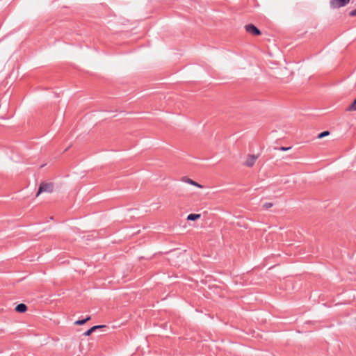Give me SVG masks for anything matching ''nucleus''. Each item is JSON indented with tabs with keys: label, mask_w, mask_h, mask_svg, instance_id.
<instances>
[{
	"label": "nucleus",
	"mask_w": 356,
	"mask_h": 356,
	"mask_svg": "<svg viewBox=\"0 0 356 356\" xmlns=\"http://www.w3.org/2000/svg\"><path fill=\"white\" fill-rule=\"evenodd\" d=\"M54 191V184L52 183H42L40 185L38 191L36 194V197H38L40 193L46 192V193H51Z\"/></svg>",
	"instance_id": "nucleus-1"
},
{
	"label": "nucleus",
	"mask_w": 356,
	"mask_h": 356,
	"mask_svg": "<svg viewBox=\"0 0 356 356\" xmlns=\"http://www.w3.org/2000/svg\"><path fill=\"white\" fill-rule=\"evenodd\" d=\"M245 29L248 33L253 35H259L261 34L260 31L253 24L246 25Z\"/></svg>",
	"instance_id": "nucleus-4"
},
{
	"label": "nucleus",
	"mask_w": 356,
	"mask_h": 356,
	"mask_svg": "<svg viewBox=\"0 0 356 356\" xmlns=\"http://www.w3.org/2000/svg\"><path fill=\"white\" fill-rule=\"evenodd\" d=\"M200 218H201L200 214L191 213V214L188 215L187 220H191V221H195V220H199Z\"/></svg>",
	"instance_id": "nucleus-8"
},
{
	"label": "nucleus",
	"mask_w": 356,
	"mask_h": 356,
	"mask_svg": "<svg viewBox=\"0 0 356 356\" xmlns=\"http://www.w3.org/2000/svg\"><path fill=\"white\" fill-rule=\"evenodd\" d=\"M257 159H258L257 155L248 154L245 158V160L243 163V165L246 167L251 168L255 164Z\"/></svg>",
	"instance_id": "nucleus-2"
},
{
	"label": "nucleus",
	"mask_w": 356,
	"mask_h": 356,
	"mask_svg": "<svg viewBox=\"0 0 356 356\" xmlns=\"http://www.w3.org/2000/svg\"><path fill=\"white\" fill-rule=\"evenodd\" d=\"M330 134V132L328 131H325L321 134H318V138H322L325 136H327Z\"/></svg>",
	"instance_id": "nucleus-11"
},
{
	"label": "nucleus",
	"mask_w": 356,
	"mask_h": 356,
	"mask_svg": "<svg viewBox=\"0 0 356 356\" xmlns=\"http://www.w3.org/2000/svg\"><path fill=\"white\" fill-rule=\"evenodd\" d=\"M347 111H356V99L349 106V107L347 108Z\"/></svg>",
	"instance_id": "nucleus-10"
},
{
	"label": "nucleus",
	"mask_w": 356,
	"mask_h": 356,
	"mask_svg": "<svg viewBox=\"0 0 356 356\" xmlns=\"http://www.w3.org/2000/svg\"><path fill=\"white\" fill-rule=\"evenodd\" d=\"M27 310V307L25 304L21 303L16 306L15 311L19 313L25 312Z\"/></svg>",
	"instance_id": "nucleus-7"
},
{
	"label": "nucleus",
	"mask_w": 356,
	"mask_h": 356,
	"mask_svg": "<svg viewBox=\"0 0 356 356\" xmlns=\"http://www.w3.org/2000/svg\"><path fill=\"white\" fill-rule=\"evenodd\" d=\"M181 181L185 182V183H187L188 184H191L192 186H196L199 188H203V186L198 184L197 182L193 181V179L188 178V177H184L182 179H181Z\"/></svg>",
	"instance_id": "nucleus-5"
},
{
	"label": "nucleus",
	"mask_w": 356,
	"mask_h": 356,
	"mask_svg": "<svg viewBox=\"0 0 356 356\" xmlns=\"http://www.w3.org/2000/svg\"><path fill=\"white\" fill-rule=\"evenodd\" d=\"M350 2V0H332L330 2V6L332 8H339L345 6Z\"/></svg>",
	"instance_id": "nucleus-3"
},
{
	"label": "nucleus",
	"mask_w": 356,
	"mask_h": 356,
	"mask_svg": "<svg viewBox=\"0 0 356 356\" xmlns=\"http://www.w3.org/2000/svg\"><path fill=\"white\" fill-rule=\"evenodd\" d=\"M104 327H105V325H95V326L92 327L91 328H90L88 330H87L83 334L85 336H90L93 332H95L97 329H100V328H102Z\"/></svg>",
	"instance_id": "nucleus-6"
},
{
	"label": "nucleus",
	"mask_w": 356,
	"mask_h": 356,
	"mask_svg": "<svg viewBox=\"0 0 356 356\" xmlns=\"http://www.w3.org/2000/svg\"><path fill=\"white\" fill-rule=\"evenodd\" d=\"M90 319V316H88L85 319H83V320H78L74 322V324L76 325H82L83 324H85L88 321H89Z\"/></svg>",
	"instance_id": "nucleus-9"
},
{
	"label": "nucleus",
	"mask_w": 356,
	"mask_h": 356,
	"mask_svg": "<svg viewBox=\"0 0 356 356\" xmlns=\"http://www.w3.org/2000/svg\"><path fill=\"white\" fill-rule=\"evenodd\" d=\"M349 15L351 17L356 16V9L350 12Z\"/></svg>",
	"instance_id": "nucleus-12"
}]
</instances>
